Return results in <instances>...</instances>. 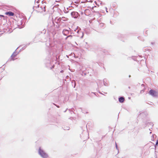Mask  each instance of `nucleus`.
Here are the masks:
<instances>
[{
  "label": "nucleus",
  "instance_id": "obj_2",
  "mask_svg": "<svg viewBox=\"0 0 158 158\" xmlns=\"http://www.w3.org/2000/svg\"><path fill=\"white\" fill-rule=\"evenodd\" d=\"M149 94L153 97H156L157 96V92L151 89L149 92Z\"/></svg>",
  "mask_w": 158,
  "mask_h": 158
},
{
  "label": "nucleus",
  "instance_id": "obj_11",
  "mask_svg": "<svg viewBox=\"0 0 158 158\" xmlns=\"http://www.w3.org/2000/svg\"><path fill=\"white\" fill-rule=\"evenodd\" d=\"M94 7H96V6H93L92 7V9H94Z\"/></svg>",
  "mask_w": 158,
  "mask_h": 158
},
{
  "label": "nucleus",
  "instance_id": "obj_7",
  "mask_svg": "<svg viewBox=\"0 0 158 158\" xmlns=\"http://www.w3.org/2000/svg\"><path fill=\"white\" fill-rule=\"evenodd\" d=\"M75 14H77V13H76L75 12H72L71 13V15H75Z\"/></svg>",
  "mask_w": 158,
  "mask_h": 158
},
{
  "label": "nucleus",
  "instance_id": "obj_12",
  "mask_svg": "<svg viewBox=\"0 0 158 158\" xmlns=\"http://www.w3.org/2000/svg\"><path fill=\"white\" fill-rule=\"evenodd\" d=\"M63 72V71L62 70L61 71V73H62Z\"/></svg>",
  "mask_w": 158,
  "mask_h": 158
},
{
  "label": "nucleus",
  "instance_id": "obj_3",
  "mask_svg": "<svg viewBox=\"0 0 158 158\" xmlns=\"http://www.w3.org/2000/svg\"><path fill=\"white\" fill-rule=\"evenodd\" d=\"M5 14L9 16H13L14 15V14L11 11H9L6 12Z\"/></svg>",
  "mask_w": 158,
  "mask_h": 158
},
{
  "label": "nucleus",
  "instance_id": "obj_4",
  "mask_svg": "<svg viewBox=\"0 0 158 158\" xmlns=\"http://www.w3.org/2000/svg\"><path fill=\"white\" fill-rule=\"evenodd\" d=\"M85 13L86 15H89L90 13V11L89 9H86L85 11Z\"/></svg>",
  "mask_w": 158,
  "mask_h": 158
},
{
  "label": "nucleus",
  "instance_id": "obj_9",
  "mask_svg": "<svg viewBox=\"0 0 158 158\" xmlns=\"http://www.w3.org/2000/svg\"><path fill=\"white\" fill-rule=\"evenodd\" d=\"M158 145V140L157 141V142L156 144V146H157Z\"/></svg>",
  "mask_w": 158,
  "mask_h": 158
},
{
  "label": "nucleus",
  "instance_id": "obj_8",
  "mask_svg": "<svg viewBox=\"0 0 158 158\" xmlns=\"http://www.w3.org/2000/svg\"><path fill=\"white\" fill-rule=\"evenodd\" d=\"M67 31V30H64L63 31V33L64 34H65V33H64L65 32V31Z\"/></svg>",
  "mask_w": 158,
  "mask_h": 158
},
{
  "label": "nucleus",
  "instance_id": "obj_6",
  "mask_svg": "<svg viewBox=\"0 0 158 158\" xmlns=\"http://www.w3.org/2000/svg\"><path fill=\"white\" fill-rule=\"evenodd\" d=\"M72 37H73V36L72 35H69V36H68L65 39L66 40L68 38H70L71 39H72Z\"/></svg>",
  "mask_w": 158,
  "mask_h": 158
},
{
  "label": "nucleus",
  "instance_id": "obj_1",
  "mask_svg": "<svg viewBox=\"0 0 158 158\" xmlns=\"http://www.w3.org/2000/svg\"><path fill=\"white\" fill-rule=\"evenodd\" d=\"M39 152L40 155L44 158H47L48 156L47 154L40 148L39 149Z\"/></svg>",
  "mask_w": 158,
  "mask_h": 158
},
{
  "label": "nucleus",
  "instance_id": "obj_5",
  "mask_svg": "<svg viewBox=\"0 0 158 158\" xmlns=\"http://www.w3.org/2000/svg\"><path fill=\"white\" fill-rule=\"evenodd\" d=\"M119 101L120 102L123 103L124 101V98L123 97H121L119 98Z\"/></svg>",
  "mask_w": 158,
  "mask_h": 158
},
{
  "label": "nucleus",
  "instance_id": "obj_10",
  "mask_svg": "<svg viewBox=\"0 0 158 158\" xmlns=\"http://www.w3.org/2000/svg\"><path fill=\"white\" fill-rule=\"evenodd\" d=\"M0 16H1V17H4V16L3 15H0Z\"/></svg>",
  "mask_w": 158,
  "mask_h": 158
}]
</instances>
